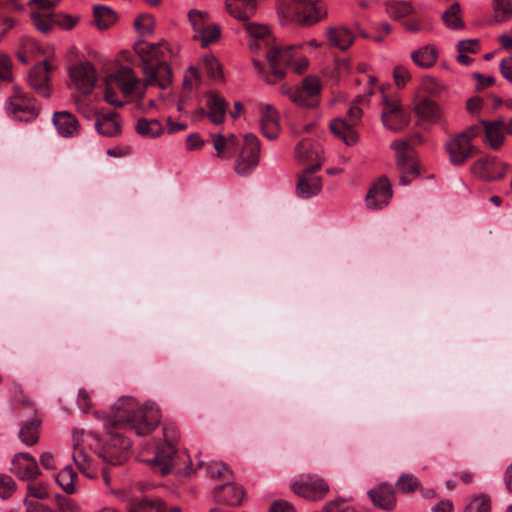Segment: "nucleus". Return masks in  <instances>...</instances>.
<instances>
[{"label": "nucleus", "instance_id": "f257e3e1", "mask_svg": "<svg viewBox=\"0 0 512 512\" xmlns=\"http://www.w3.org/2000/svg\"><path fill=\"white\" fill-rule=\"evenodd\" d=\"M160 423L158 408L139 402L133 397H120L114 404L112 413L105 423V429L122 428L134 431L138 436L150 434Z\"/></svg>", "mask_w": 512, "mask_h": 512}, {"label": "nucleus", "instance_id": "f03ea898", "mask_svg": "<svg viewBox=\"0 0 512 512\" xmlns=\"http://www.w3.org/2000/svg\"><path fill=\"white\" fill-rule=\"evenodd\" d=\"M279 10L303 26H312L327 17V6L322 0H280Z\"/></svg>", "mask_w": 512, "mask_h": 512}, {"label": "nucleus", "instance_id": "7ed1b4c3", "mask_svg": "<svg viewBox=\"0 0 512 512\" xmlns=\"http://www.w3.org/2000/svg\"><path fill=\"white\" fill-rule=\"evenodd\" d=\"M322 86L320 80L315 76L305 77L301 85L298 87H290L282 85L280 91L283 95L298 106L305 108H314L318 105V96L321 92Z\"/></svg>", "mask_w": 512, "mask_h": 512}, {"label": "nucleus", "instance_id": "20e7f679", "mask_svg": "<svg viewBox=\"0 0 512 512\" xmlns=\"http://www.w3.org/2000/svg\"><path fill=\"white\" fill-rule=\"evenodd\" d=\"M347 119L335 118L330 123V131L345 144L352 146L358 142L355 127L361 120L362 109L352 105L347 111Z\"/></svg>", "mask_w": 512, "mask_h": 512}, {"label": "nucleus", "instance_id": "39448f33", "mask_svg": "<svg viewBox=\"0 0 512 512\" xmlns=\"http://www.w3.org/2000/svg\"><path fill=\"white\" fill-rule=\"evenodd\" d=\"M294 46L287 47H273L267 54L266 58L269 63L272 75H265L264 80L268 84H274L281 80L286 75V68H288L294 58Z\"/></svg>", "mask_w": 512, "mask_h": 512}, {"label": "nucleus", "instance_id": "423d86ee", "mask_svg": "<svg viewBox=\"0 0 512 512\" xmlns=\"http://www.w3.org/2000/svg\"><path fill=\"white\" fill-rule=\"evenodd\" d=\"M291 490L309 501H319L329 492L328 482L318 475H307L291 484Z\"/></svg>", "mask_w": 512, "mask_h": 512}, {"label": "nucleus", "instance_id": "0eeeda50", "mask_svg": "<svg viewBox=\"0 0 512 512\" xmlns=\"http://www.w3.org/2000/svg\"><path fill=\"white\" fill-rule=\"evenodd\" d=\"M260 140L252 133L244 137V145L235 163V172L240 176L248 175L259 163Z\"/></svg>", "mask_w": 512, "mask_h": 512}, {"label": "nucleus", "instance_id": "6e6552de", "mask_svg": "<svg viewBox=\"0 0 512 512\" xmlns=\"http://www.w3.org/2000/svg\"><path fill=\"white\" fill-rule=\"evenodd\" d=\"M6 110L14 119L25 122L35 119L39 114L34 99L21 93L18 87H14V95L9 97Z\"/></svg>", "mask_w": 512, "mask_h": 512}, {"label": "nucleus", "instance_id": "1a4fd4ad", "mask_svg": "<svg viewBox=\"0 0 512 512\" xmlns=\"http://www.w3.org/2000/svg\"><path fill=\"white\" fill-rule=\"evenodd\" d=\"M507 169L508 165L498 161L494 156H484L471 166L472 174L485 181L502 179Z\"/></svg>", "mask_w": 512, "mask_h": 512}, {"label": "nucleus", "instance_id": "9d476101", "mask_svg": "<svg viewBox=\"0 0 512 512\" xmlns=\"http://www.w3.org/2000/svg\"><path fill=\"white\" fill-rule=\"evenodd\" d=\"M320 168L321 163H315L306 167L303 172L298 175L296 192L299 197L310 198L321 191L322 179L314 175Z\"/></svg>", "mask_w": 512, "mask_h": 512}, {"label": "nucleus", "instance_id": "9b49d317", "mask_svg": "<svg viewBox=\"0 0 512 512\" xmlns=\"http://www.w3.org/2000/svg\"><path fill=\"white\" fill-rule=\"evenodd\" d=\"M383 105L381 118L386 128L392 131H399L408 125L409 119L402 110L398 99H388L384 96Z\"/></svg>", "mask_w": 512, "mask_h": 512}, {"label": "nucleus", "instance_id": "f8f14e48", "mask_svg": "<svg viewBox=\"0 0 512 512\" xmlns=\"http://www.w3.org/2000/svg\"><path fill=\"white\" fill-rule=\"evenodd\" d=\"M450 162L455 166L463 165L475 152V147L465 139L464 134L451 137L445 144Z\"/></svg>", "mask_w": 512, "mask_h": 512}, {"label": "nucleus", "instance_id": "ddd939ff", "mask_svg": "<svg viewBox=\"0 0 512 512\" xmlns=\"http://www.w3.org/2000/svg\"><path fill=\"white\" fill-rule=\"evenodd\" d=\"M70 78L83 95H88L96 84L94 66L89 62H80L70 68Z\"/></svg>", "mask_w": 512, "mask_h": 512}, {"label": "nucleus", "instance_id": "4468645a", "mask_svg": "<svg viewBox=\"0 0 512 512\" xmlns=\"http://www.w3.org/2000/svg\"><path fill=\"white\" fill-rule=\"evenodd\" d=\"M392 198V187L386 176H381L369 189L366 195V205L370 209H382Z\"/></svg>", "mask_w": 512, "mask_h": 512}, {"label": "nucleus", "instance_id": "2eb2a0df", "mask_svg": "<svg viewBox=\"0 0 512 512\" xmlns=\"http://www.w3.org/2000/svg\"><path fill=\"white\" fill-rule=\"evenodd\" d=\"M51 67L47 61L39 62L35 64L29 72L28 83L30 87L40 96L49 98L50 85H49V73Z\"/></svg>", "mask_w": 512, "mask_h": 512}, {"label": "nucleus", "instance_id": "dca6fc26", "mask_svg": "<svg viewBox=\"0 0 512 512\" xmlns=\"http://www.w3.org/2000/svg\"><path fill=\"white\" fill-rule=\"evenodd\" d=\"M245 496V490L242 486L227 481L222 485H218L213 490V497L219 504H223L230 507L240 506Z\"/></svg>", "mask_w": 512, "mask_h": 512}, {"label": "nucleus", "instance_id": "f3484780", "mask_svg": "<svg viewBox=\"0 0 512 512\" xmlns=\"http://www.w3.org/2000/svg\"><path fill=\"white\" fill-rule=\"evenodd\" d=\"M31 19L36 29L43 34L48 33L53 24L65 29H72L78 21V18L69 15H42L38 12L31 13Z\"/></svg>", "mask_w": 512, "mask_h": 512}, {"label": "nucleus", "instance_id": "a211bd4d", "mask_svg": "<svg viewBox=\"0 0 512 512\" xmlns=\"http://www.w3.org/2000/svg\"><path fill=\"white\" fill-rule=\"evenodd\" d=\"M143 73L147 86L157 85L161 89H165L171 83L172 72L165 61H158L153 65L146 64L143 67Z\"/></svg>", "mask_w": 512, "mask_h": 512}, {"label": "nucleus", "instance_id": "6ab92c4d", "mask_svg": "<svg viewBox=\"0 0 512 512\" xmlns=\"http://www.w3.org/2000/svg\"><path fill=\"white\" fill-rule=\"evenodd\" d=\"M167 49V43H149L145 40H139L134 45V50L137 55L141 58L143 67L147 65H153L164 55V50Z\"/></svg>", "mask_w": 512, "mask_h": 512}, {"label": "nucleus", "instance_id": "aec40b11", "mask_svg": "<svg viewBox=\"0 0 512 512\" xmlns=\"http://www.w3.org/2000/svg\"><path fill=\"white\" fill-rule=\"evenodd\" d=\"M206 105L208 112L206 113L203 108L199 110L200 114H206L212 123L218 125L224 122L226 111L228 108L227 101L219 95L208 92L206 93Z\"/></svg>", "mask_w": 512, "mask_h": 512}, {"label": "nucleus", "instance_id": "412c9836", "mask_svg": "<svg viewBox=\"0 0 512 512\" xmlns=\"http://www.w3.org/2000/svg\"><path fill=\"white\" fill-rule=\"evenodd\" d=\"M368 495L373 504L383 510L391 511L396 506V496L392 485L381 484L369 490Z\"/></svg>", "mask_w": 512, "mask_h": 512}, {"label": "nucleus", "instance_id": "4be33fe9", "mask_svg": "<svg viewBox=\"0 0 512 512\" xmlns=\"http://www.w3.org/2000/svg\"><path fill=\"white\" fill-rule=\"evenodd\" d=\"M42 421L35 410L20 424L19 438L27 446L35 445L39 440V432Z\"/></svg>", "mask_w": 512, "mask_h": 512}, {"label": "nucleus", "instance_id": "5701e85b", "mask_svg": "<svg viewBox=\"0 0 512 512\" xmlns=\"http://www.w3.org/2000/svg\"><path fill=\"white\" fill-rule=\"evenodd\" d=\"M176 447L170 444H161L156 447L153 458L145 460L151 466L159 467L163 475L169 473L172 468V461L176 455Z\"/></svg>", "mask_w": 512, "mask_h": 512}, {"label": "nucleus", "instance_id": "b1692460", "mask_svg": "<svg viewBox=\"0 0 512 512\" xmlns=\"http://www.w3.org/2000/svg\"><path fill=\"white\" fill-rule=\"evenodd\" d=\"M258 0H226L227 12L239 21L246 22L255 14Z\"/></svg>", "mask_w": 512, "mask_h": 512}, {"label": "nucleus", "instance_id": "393cba45", "mask_svg": "<svg viewBox=\"0 0 512 512\" xmlns=\"http://www.w3.org/2000/svg\"><path fill=\"white\" fill-rule=\"evenodd\" d=\"M53 124L58 133L63 137H72L79 131L77 118L67 111L55 112L53 115Z\"/></svg>", "mask_w": 512, "mask_h": 512}, {"label": "nucleus", "instance_id": "a878e982", "mask_svg": "<svg viewBox=\"0 0 512 512\" xmlns=\"http://www.w3.org/2000/svg\"><path fill=\"white\" fill-rule=\"evenodd\" d=\"M118 114L109 112L99 114L95 122L97 132L105 137H114L121 132V124Z\"/></svg>", "mask_w": 512, "mask_h": 512}, {"label": "nucleus", "instance_id": "bb28decb", "mask_svg": "<svg viewBox=\"0 0 512 512\" xmlns=\"http://www.w3.org/2000/svg\"><path fill=\"white\" fill-rule=\"evenodd\" d=\"M327 37L329 44L341 51L347 50L355 39L352 31L345 26L328 28Z\"/></svg>", "mask_w": 512, "mask_h": 512}, {"label": "nucleus", "instance_id": "cd10ccee", "mask_svg": "<svg viewBox=\"0 0 512 512\" xmlns=\"http://www.w3.org/2000/svg\"><path fill=\"white\" fill-rule=\"evenodd\" d=\"M483 124L485 140L492 149H498L504 141L505 124L503 121L481 120Z\"/></svg>", "mask_w": 512, "mask_h": 512}, {"label": "nucleus", "instance_id": "c85d7f7f", "mask_svg": "<svg viewBox=\"0 0 512 512\" xmlns=\"http://www.w3.org/2000/svg\"><path fill=\"white\" fill-rule=\"evenodd\" d=\"M417 116L427 122L435 123L441 119L442 113L439 106L429 98H421L415 104Z\"/></svg>", "mask_w": 512, "mask_h": 512}, {"label": "nucleus", "instance_id": "c756f323", "mask_svg": "<svg viewBox=\"0 0 512 512\" xmlns=\"http://www.w3.org/2000/svg\"><path fill=\"white\" fill-rule=\"evenodd\" d=\"M438 58V51L434 45H425L411 54L413 62L421 68H430L434 66Z\"/></svg>", "mask_w": 512, "mask_h": 512}, {"label": "nucleus", "instance_id": "7c9ffc66", "mask_svg": "<svg viewBox=\"0 0 512 512\" xmlns=\"http://www.w3.org/2000/svg\"><path fill=\"white\" fill-rule=\"evenodd\" d=\"M128 512H166V506L160 498L143 497L130 502Z\"/></svg>", "mask_w": 512, "mask_h": 512}, {"label": "nucleus", "instance_id": "2f4dec72", "mask_svg": "<svg viewBox=\"0 0 512 512\" xmlns=\"http://www.w3.org/2000/svg\"><path fill=\"white\" fill-rule=\"evenodd\" d=\"M136 132L147 138H155L163 133V126L157 119L141 118L135 126Z\"/></svg>", "mask_w": 512, "mask_h": 512}, {"label": "nucleus", "instance_id": "473e14b6", "mask_svg": "<svg viewBox=\"0 0 512 512\" xmlns=\"http://www.w3.org/2000/svg\"><path fill=\"white\" fill-rule=\"evenodd\" d=\"M93 16L94 22L100 30L107 29L116 21L115 12L104 5H95Z\"/></svg>", "mask_w": 512, "mask_h": 512}, {"label": "nucleus", "instance_id": "72a5a7b5", "mask_svg": "<svg viewBox=\"0 0 512 512\" xmlns=\"http://www.w3.org/2000/svg\"><path fill=\"white\" fill-rule=\"evenodd\" d=\"M461 8L458 2H454L444 13L442 14V20L444 24L452 30H458L464 28V22L460 16Z\"/></svg>", "mask_w": 512, "mask_h": 512}, {"label": "nucleus", "instance_id": "f704fd0d", "mask_svg": "<svg viewBox=\"0 0 512 512\" xmlns=\"http://www.w3.org/2000/svg\"><path fill=\"white\" fill-rule=\"evenodd\" d=\"M117 85L121 92L130 95L134 92L137 85V78L133 71L129 68H123L116 75Z\"/></svg>", "mask_w": 512, "mask_h": 512}, {"label": "nucleus", "instance_id": "c9c22d12", "mask_svg": "<svg viewBox=\"0 0 512 512\" xmlns=\"http://www.w3.org/2000/svg\"><path fill=\"white\" fill-rule=\"evenodd\" d=\"M111 441L113 442V445H116L117 442L120 443L121 452H119V454L115 458H113L112 455L110 454L109 449L105 448L104 452H103V459H104V461H106L114 466L122 465L126 459V455H125L124 451H127L130 448V445H131L130 441L128 439L122 438L118 435H115L111 439Z\"/></svg>", "mask_w": 512, "mask_h": 512}, {"label": "nucleus", "instance_id": "e433bc0d", "mask_svg": "<svg viewBox=\"0 0 512 512\" xmlns=\"http://www.w3.org/2000/svg\"><path fill=\"white\" fill-rule=\"evenodd\" d=\"M14 474L22 480H34L40 475L37 463L13 462Z\"/></svg>", "mask_w": 512, "mask_h": 512}, {"label": "nucleus", "instance_id": "4c0bfd02", "mask_svg": "<svg viewBox=\"0 0 512 512\" xmlns=\"http://www.w3.org/2000/svg\"><path fill=\"white\" fill-rule=\"evenodd\" d=\"M77 474L73 468L69 465L65 466L57 475L56 481L62 487V489L69 494L75 492V481Z\"/></svg>", "mask_w": 512, "mask_h": 512}, {"label": "nucleus", "instance_id": "58836bf2", "mask_svg": "<svg viewBox=\"0 0 512 512\" xmlns=\"http://www.w3.org/2000/svg\"><path fill=\"white\" fill-rule=\"evenodd\" d=\"M206 473L210 478L232 480L233 472L223 462H209L206 464Z\"/></svg>", "mask_w": 512, "mask_h": 512}, {"label": "nucleus", "instance_id": "ea45409f", "mask_svg": "<svg viewBox=\"0 0 512 512\" xmlns=\"http://www.w3.org/2000/svg\"><path fill=\"white\" fill-rule=\"evenodd\" d=\"M221 35V30L217 24H208L198 35L194 36V39H198L201 42L202 47H207L210 44L216 42Z\"/></svg>", "mask_w": 512, "mask_h": 512}, {"label": "nucleus", "instance_id": "a19ab883", "mask_svg": "<svg viewBox=\"0 0 512 512\" xmlns=\"http://www.w3.org/2000/svg\"><path fill=\"white\" fill-rule=\"evenodd\" d=\"M421 486L419 479L413 474L403 473L396 482V488L404 494L416 491Z\"/></svg>", "mask_w": 512, "mask_h": 512}, {"label": "nucleus", "instance_id": "79ce46f5", "mask_svg": "<svg viewBox=\"0 0 512 512\" xmlns=\"http://www.w3.org/2000/svg\"><path fill=\"white\" fill-rule=\"evenodd\" d=\"M387 11L393 19L399 20L411 15L414 12V7L411 2L395 1L388 6Z\"/></svg>", "mask_w": 512, "mask_h": 512}, {"label": "nucleus", "instance_id": "37998d69", "mask_svg": "<svg viewBox=\"0 0 512 512\" xmlns=\"http://www.w3.org/2000/svg\"><path fill=\"white\" fill-rule=\"evenodd\" d=\"M493 9L497 21L504 22L512 18L511 0H493Z\"/></svg>", "mask_w": 512, "mask_h": 512}, {"label": "nucleus", "instance_id": "c03bdc74", "mask_svg": "<svg viewBox=\"0 0 512 512\" xmlns=\"http://www.w3.org/2000/svg\"><path fill=\"white\" fill-rule=\"evenodd\" d=\"M188 18L192 28L198 35L208 25V13L193 9L189 11Z\"/></svg>", "mask_w": 512, "mask_h": 512}, {"label": "nucleus", "instance_id": "a18cd8bd", "mask_svg": "<svg viewBox=\"0 0 512 512\" xmlns=\"http://www.w3.org/2000/svg\"><path fill=\"white\" fill-rule=\"evenodd\" d=\"M135 29L143 36L152 35L155 22L152 15L142 14L134 21Z\"/></svg>", "mask_w": 512, "mask_h": 512}, {"label": "nucleus", "instance_id": "49530a36", "mask_svg": "<svg viewBox=\"0 0 512 512\" xmlns=\"http://www.w3.org/2000/svg\"><path fill=\"white\" fill-rule=\"evenodd\" d=\"M491 501L486 495H480L470 501L464 512H490Z\"/></svg>", "mask_w": 512, "mask_h": 512}, {"label": "nucleus", "instance_id": "de8ad7c7", "mask_svg": "<svg viewBox=\"0 0 512 512\" xmlns=\"http://www.w3.org/2000/svg\"><path fill=\"white\" fill-rule=\"evenodd\" d=\"M212 141L218 158L229 160L233 157V151L227 150V141L225 136L221 134H213Z\"/></svg>", "mask_w": 512, "mask_h": 512}, {"label": "nucleus", "instance_id": "09e8293b", "mask_svg": "<svg viewBox=\"0 0 512 512\" xmlns=\"http://www.w3.org/2000/svg\"><path fill=\"white\" fill-rule=\"evenodd\" d=\"M73 461L82 473L88 477H93V475L89 472L90 459L83 449H75L73 453Z\"/></svg>", "mask_w": 512, "mask_h": 512}, {"label": "nucleus", "instance_id": "8fccbe9b", "mask_svg": "<svg viewBox=\"0 0 512 512\" xmlns=\"http://www.w3.org/2000/svg\"><path fill=\"white\" fill-rule=\"evenodd\" d=\"M204 68L207 75L212 79H221L222 71L218 60L213 56H205L203 59Z\"/></svg>", "mask_w": 512, "mask_h": 512}, {"label": "nucleus", "instance_id": "3c124183", "mask_svg": "<svg viewBox=\"0 0 512 512\" xmlns=\"http://www.w3.org/2000/svg\"><path fill=\"white\" fill-rule=\"evenodd\" d=\"M16 483L13 478L7 474H0V497L8 499L15 492Z\"/></svg>", "mask_w": 512, "mask_h": 512}, {"label": "nucleus", "instance_id": "603ef678", "mask_svg": "<svg viewBox=\"0 0 512 512\" xmlns=\"http://www.w3.org/2000/svg\"><path fill=\"white\" fill-rule=\"evenodd\" d=\"M397 160V168L400 171V179L399 182L401 185H409L411 183V179L409 175H406V165L408 164V154L404 152H400Z\"/></svg>", "mask_w": 512, "mask_h": 512}, {"label": "nucleus", "instance_id": "864d4df0", "mask_svg": "<svg viewBox=\"0 0 512 512\" xmlns=\"http://www.w3.org/2000/svg\"><path fill=\"white\" fill-rule=\"evenodd\" d=\"M0 79L12 80V61L9 56L0 53Z\"/></svg>", "mask_w": 512, "mask_h": 512}, {"label": "nucleus", "instance_id": "5fc2aeb1", "mask_svg": "<svg viewBox=\"0 0 512 512\" xmlns=\"http://www.w3.org/2000/svg\"><path fill=\"white\" fill-rule=\"evenodd\" d=\"M244 25L248 34L256 39L265 38L269 33L268 28L263 25L250 23L248 21L244 22Z\"/></svg>", "mask_w": 512, "mask_h": 512}, {"label": "nucleus", "instance_id": "6e6d98bb", "mask_svg": "<svg viewBox=\"0 0 512 512\" xmlns=\"http://www.w3.org/2000/svg\"><path fill=\"white\" fill-rule=\"evenodd\" d=\"M457 49L462 53H478L480 50V42L478 39L461 40L457 44Z\"/></svg>", "mask_w": 512, "mask_h": 512}, {"label": "nucleus", "instance_id": "4d7b16f0", "mask_svg": "<svg viewBox=\"0 0 512 512\" xmlns=\"http://www.w3.org/2000/svg\"><path fill=\"white\" fill-rule=\"evenodd\" d=\"M270 123H278V113L271 105H266L261 112L260 125L262 127Z\"/></svg>", "mask_w": 512, "mask_h": 512}, {"label": "nucleus", "instance_id": "13d9d810", "mask_svg": "<svg viewBox=\"0 0 512 512\" xmlns=\"http://www.w3.org/2000/svg\"><path fill=\"white\" fill-rule=\"evenodd\" d=\"M393 78L398 87H404L411 76L405 67L396 66L393 70Z\"/></svg>", "mask_w": 512, "mask_h": 512}, {"label": "nucleus", "instance_id": "bf43d9fd", "mask_svg": "<svg viewBox=\"0 0 512 512\" xmlns=\"http://www.w3.org/2000/svg\"><path fill=\"white\" fill-rule=\"evenodd\" d=\"M163 435H164V443L163 444H170V445L175 446V444L179 438V433H178V429L176 428V426H174L173 424L164 425Z\"/></svg>", "mask_w": 512, "mask_h": 512}, {"label": "nucleus", "instance_id": "052dcab7", "mask_svg": "<svg viewBox=\"0 0 512 512\" xmlns=\"http://www.w3.org/2000/svg\"><path fill=\"white\" fill-rule=\"evenodd\" d=\"M269 512H296V510L291 503L280 499L272 502Z\"/></svg>", "mask_w": 512, "mask_h": 512}, {"label": "nucleus", "instance_id": "680f3d73", "mask_svg": "<svg viewBox=\"0 0 512 512\" xmlns=\"http://www.w3.org/2000/svg\"><path fill=\"white\" fill-rule=\"evenodd\" d=\"M311 146L312 144L309 139L301 140L295 147L296 157L301 160L308 158V152Z\"/></svg>", "mask_w": 512, "mask_h": 512}, {"label": "nucleus", "instance_id": "e2e57ef3", "mask_svg": "<svg viewBox=\"0 0 512 512\" xmlns=\"http://www.w3.org/2000/svg\"><path fill=\"white\" fill-rule=\"evenodd\" d=\"M499 68L501 75L512 83V56L502 59Z\"/></svg>", "mask_w": 512, "mask_h": 512}, {"label": "nucleus", "instance_id": "0e129e2a", "mask_svg": "<svg viewBox=\"0 0 512 512\" xmlns=\"http://www.w3.org/2000/svg\"><path fill=\"white\" fill-rule=\"evenodd\" d=\"M26 512H54L38 500H25Z\"/></svg>", "mask_w": 512, "mask_h": 512}, {"label": "nucleus", "instance_id": "69168bd1", "mask_svg": "<svg viewBox=\"0 0 512 512\" xmlns=\"http://www.w3.org/2000/svg\"><path fill=\"white\" fill-rule=\"evenodd\" d=\"M481 132H484V128H483V124L480 121L477 124L471 125L466 130L461 132L460 134H464L465 135V139L468 140L469 143H471V141L475 137H477Z\"/></svg>", "mask_w": 512, "mask_h": 512}, {"label": "nucleus", "instance_id": "338daca9", "mask_svg": "<svg viewBox=\"0 0 512 512\" xmlns=\"http://www.w3.org/2000/svg\"><path fill=\"white\" fill-rule=\"evenodd\" d=\"M204 145V141L199 134H190L186 139V147L188 150H197Z\"/></svg>", "mask_w": 512, "mask_h": 512}, {"label": "nucleus", "instance_id": "774afa93", "mask_svg": "<svg viewBox=\"0 0 512 512\" xmlns=\"http://www.w3.org/2000/svg\"><path fill=\"white\" fill-rule=\"evenodd\" d=\"M261 130H262V133L263 135L270 139V140H274L278 137V133H279V122L278 123H270V124H267L265 126H262L261 127Z\"/></svg>", "mask_w": 512, "mask_h": 512}]
</instances>
